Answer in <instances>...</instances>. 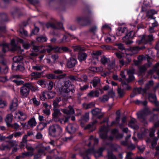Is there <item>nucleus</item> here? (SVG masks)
<instances>
[{
    "label": "nucleus",
    "mask_w": 159,
    "mask_h": 159,
    "mask_svg": "<svg viewBox=\"0 0 159 159\" xmlns=\"http://www.w3.org/2000/svg\"><path fill=\"white\" fill-rule=\"evenodd\" d=\"M105 149L104 148H100L97 151H95L93 148L86 150L83 154V159H89L88 156L93 153L96 158L102 156V152Z\"/></svg>",
    "instance_id": "1"
},
{
    "label": "nucleus",
    "mask_w": 159,
    "mask_h": 159,
    "mask_svg": "<svg viewBox=\"0 0 159 159\" xmlns=\"http://www.w3.org/2000/svg\"><path fill=\"white\" fill-rule=\"evenodd\" d=\"M93 20L91 15L89 14L86 16H80L77 17L76 21L82 25H87L91 24Z\"/></svg>",
    "instance_id": "2"
},
{
    "label": "nucleus",
    "mask_w": 159,
    "mask_h": 159,
    "mask_svg": "<svg viewBox=\"0 0 159 159\" xmlns=\"http://www.w3.org/2000/svg\"><path fill=\"white\" fill-rule=\"evenodd\" d=\"M49 134L55 137L60 135L62 132V129L58 125L55 124L50 126L48 129Z\"/></svg>",
    "instance_id": "3"
},
{
    "label": "nucleus",
    "mask_w": 159,
    "mask_h": 159,
    "mask_svg": "<svg viewBox=\"0 0 159 159\" xmlns=\"http://www.w3.org/2000/svg\"><path fill=\"white\" fill-rule=\"evenodd\" d=\"M154 39V38L152 34L148 35H143L141 37V39L137 41L136 42L139 44L142 43L147 44L152 42Z\"/></svg>",
    "instance_id": "4"
},
{
    "label": "nucleus",
    "mask_w": 159,
    "mask_h": 159,
    "mask_svg": "<svg viewBox=\"0 0 159 159\" xmlns=\"http://www.w3.org/2000/svg\"><path fill=\"white\" fill-rule=\"evenodd\" d=\"M151 113V111L148 108H146L137 113L138 118L142 122H143L145 120L146 116Z\"/></svg>",
    "instance_id": "5"
},
{
    "label": "nucleus",
    "mask_w": 159,
    "mask_h": 159,
    "mask_svg": "<svg viewBox=\"0 0 159 159\" xmlns=\"http://www.w3.org/2000/svg\"><path fill=\"white\" fill-rule=\"evenodd\" d=\"M28 84L26 83L20 89V93L23 98L26 97L29 94L30 90L29 88Z\"/></svg>",
    "instance_id": "6"
},
{
    "label": "nucleus",
    "mask_w": 159,
    "mask_h": 159,
    "mask_svg": "<svg viewBox=\"0 0 159 159\" xmlns=\"http://www.w3.org/2000/svg\"><path fill=\"white\" fill-rule=\"evenodd\" d=\"M134 35V31H131L127 34L123 38V40L124 42L127 44H130L133 43V41L129 39L132 38Z\"/></svg>",
    "instance_id": "7"
},
{
    "label": "nucleus",
    "mask_w": 159,
    "mask_h": 159,
    "mask_svg": "<svg viewBox=\"0 0 159 159\" xmlns=\"http://www.w3.org/2000/svg\"><path fill=\"white\" fill-rule=\"evenodd\" d=\"M109 131L108 127L102 126L100 129L99 134L100 137L102 139L107 138V133Z\"/></svg>",
    "instance_id": "8"
},
{
    "label": "nucleus",
    "mask_w": 159,
    "mask_h": 159,
    "mask_svg": "<svg viewBox=\"0 0 159 159\" xmlns=\"http://www.w3.org/2000/svg\"><path fill=\"white\" fill-rule=\"evenodd\" d=\"M45 26L47 28L51 27L54 29H60L63 28L62 24L60 22L57 23V25L52 22H48L46 24Z\"/></svg>",
    "instance_id": "9"
},
{
    "label": "nucleus",
    "mask_w": 159,
    "mask_h": 159,
    "mask_svg": "<svg viewBox=\"0 0 159 159\" xmlns=\"http://www.w3.org/2000/svg\"><path fill=\"white\" fill-rule=\"evenodd\" d=\"M14 118H18L21 121H24L27 118L26 114L21 111H19L18 113H15Z\"/></svg>",
    "instance_id": "10"
},
{
    "label": "nucleus",
    "mask_w": 159,
    "mask_h": 159,
    "mask_svg": "<svg viewBox=\"0 0 159 159\" xmlns=\"http://www.w3.org/2000/svg\"><path fill=\"white\" fill-rule=\"evenodd\" d=\"M78 128V126L75 124H70L66 127V129L69 134L74 133Z\"/></svg>",
    "instance_id": "11"
},
{
    "label": "nucleus",
    "mask_w": 159,
    "mask_h": 159,
    "mask_svg": "<svg viewBox=\"0 0 159 159\" xmlns=\"http://www.w3.org/2000/svg\"><path fill=\"white\" fill-rule=\"evenodd\" d=\"M98 143V139L94 138L93 136H91L88 140L85 142L84 143L85 145H87L88 147H89L91 143H93L94 145H95L97 144Z\"/></svg>",
    "instance_id": "12"
},
{
    "label": "nucleus",
    "mask_w": 159,
    "mask_h": 159,
    "mask_svg": "<svg viewBox=\"0 0 159 159\" xmlns=\"http://www.w3.org/2000/svg\"><path fill=\"white\" fill-rule=\"evenodd\" d=\"M92 114L94 116L97 117L98 118H100L103 116L101 110L98 108H96L91 111Z\"/></svg>",
    "instance_id": "13"
},
{
    "label": "nucleus",
    "mask_w": 159,
    "mask_h": 159,
    "mask_svg": "<svg viewBox=\"0 0 159 159\" xmlns=\"http://www.w3.org/2000/svg\"><path fill=\"white\" fill-rule=\"evenodd\" d=\"M77 63L76 59L73 57H70L68 60L67 63V67L69 68H72L74 67Z\"/></svg>",
    "instance_id": "14"
},
{
    "label": "nucleus",
    "mask_w": 159,
    "mask_h": 159,
    "mask_svg": "<svg viewBox=\"0 0 159 159\" xmlns=\"http://www.w3.org/2000/svg\"><path fill=\"white\" fill-rule=\"evenodd\" d=\"M10 45L11 46V50L18 51L19 52L21 53L23 52L24 50L21 49L20 47L17 46L15 44V41L14 39L11 41Z\"/></svg>",
    "instance_id": "15"
},
{
    "label": "nucleus",
    "mask_w": 159,
    "mask_h": 159,
    "mask_svg": "<svg viewBox=\"0 0 159 159\" xmlns=\"http://www.w3.org/2000/svg\"><path fill=\"white\" fill-rule=\"evenodd\" d=\"M66 75V74H64L59 76L55 75L53 74H49L47 75L46 77L48 79H61L64 78Z\"/></svg>",
    "instance_id": "16"
},
{
    "label": "nucleus",
    "mask_w": 159,
    "mask_h": 159,
    "mask_svg": "<svg viewBox=\"0 0 159 159\" xmlns=\"http://www.w3.org/2000/svg\"><path fill=\"white\" fill-rule=\"evenodd\" d=\"M26 148L29 151L23 153L22 157L24 155L25 156H32L34 155V149L31 146H27Z\"/></svg>",
    "instance_id": "17"
},
{
    "label": "nucleus",
    "mask_w": 159,
    "mask_h": 159,
    "mask_svg": "<svg viewBox=\"0 0 159 159\" xmlns=\"http://www.w3.org/2000/svg\"><path fill=\"white\" fill-rule=\"evenodd\" d=\"M61 111L65 114L67 115H72L74 113V110L73 108L70 106H68V108L67 109H62Z\"/></svg>",
    "instance_id": "18"
},
{
    "label": "nucleus",
    "mask_w": 159,
    "mask_h": 159,
    "mask_svg": "<svg viewBox=\"0 0 159 159\" xmlns=\"http://www.w3.org/2000/svg\"><path fill=\"white\" fill-rule=\"evenodd\" d=\"M128 125L134 129H137L139 128V126L137 125V121L134 119H132L130 120Z\"/></svg>",
    "instance_id": "19"
},
{
    "label": "nucleus",
    "mask_w": 159,
    "mask_h": 159,
    "mask_svg": "<svg viewBox=\"0 0 159 159\" xmlns=\"http://www.w3.org/2000/svg\"><path fill=\"white\" fill-rule=\"evenodd\" d=\"M17 106V99L16 98H14L10 106V110L12 111L15 110L16 109Z\"/></svg>",
    "instance_id": "20"
},
{
    "label": "nucleus",
    "mask_w": 159,
    "mask_h": 159,
    "mask_svg": "<svg viewBox=\"0 0 159 159\" xmlns=\"http://www.w3.org/2000/svg\"><path fill=\"white\" fill-rule=\"evenodd\" d=\"M53 110L54 112L52 114V116L53 119L55 120L60 116L61 114L60 110L57 109V108H54Z\"/></svg>",
    "instance_id": "21"
},
{
    "label": "nucleus",
    "mask_w": 159,
    "mask_h": 159,
    "mask_svg": "<svg viewBox=\"0 0 159 159\" xmlns=\"http://www.w3.org/2000/svg\"><path fill=\"white\" fill-rule=\"evenodd\" d=\"M88 56L87 54L84 52H80L79 53L78 56L79 60L81 62L86 60Z\"/></svg>",
    "instance_id": "22"
},
{
    "label": "nucleus",
    "mask_w": 159,
    "mask_h": 159,
    "mask_svg": "<svg viewBox=\"0 0 159 159\" xmlns=\"http://www.w3.org/2000/svg\"><path fill=\"white\" fill-rule=\"evenodd\" d=\"M101 57L100 61L103 65H105L110 62V58L107 57L105 56H103Z\"/></svg>",
    "instance_id": "23"
},
{
    "label": "nucleus",
    "mask_w": 159,
    "mask_h": 159,
    "mask_svg": "<svg viewBox=\"0 0 159 159\" xmlns=\"http://www.w3.org/2000/svg\"><path fill=\"white\" fill-rule=\"evenodd\" d=\"M157 13V11L154 10H148L147 13V15L150 18L153 19H155V17H154L153 16Z\"/></svg>",
    "instance_id": "24"
},
{
    "label": "nucleus",
    "mask_w": 159,
    "mask_h": 159,
    "mask_svg": "<svg viewBox=\"0 0 159 159\" xmlns=\"http://www.w3.org/2000/svg\"><path fill=\"white\" fill-rule=\"evenodd\" d=\"M37 124L34 118H32L30 119L28 121V125L31 128H33Z\"/></svg>",
    "instance_id": "25"
},
{
    "label": "nucleus",
    "mask_w": 159,
    "mask_h": 159,
    "mask_svg": "<svg viewBox=\"0 0 159 159\" xmlns=\"http://www.w3.org/2000/svg\"><path fill=\"white\" fill-rule=\"evenodd\" d=\"M116 39V37L114 35H108L107 36L106 38L105 39V41L107 43L111 42Z\"/></svg>",
    "instance_id": "26"
},
{
    "label": "nucleus",
    "mask_w": 159,
    "mask_h": 159,
    "mask_svg": "<svg viewBox=\"0 0 159 159\" xmlns=\"http://www.w3.org/2000/svg\"><path fill=\"white\" fill-rule=\"evenodd\" d=\"M99 94V92L96 90L95 91H92L90 92L88 94V96L92 97H98Z\"/></svg>",
    "instance_id": "27"
},
{
    "label": "nucleus",
    "mask_w": 159,
    "mask_h": 159,
    "mask_svg": "<svg viewBox=\"0 0 159 159\" xmlns=\"http://www.w3.org/2000/svg\"><path fill=\"white\" fill-rule=\"evenodd\" d=\"M95 104L94 103L91 102L89 104L84 103L83 104V107L85 109H88L94 107Z\"/></svg>",
    "instance_id": "28"
},
{
    "label": "nucleus",
    "mask_w": 159,
    "mask_h": 159,
    "mask_svg": "<svg viewBox=\"0 0 159 159\" xmlns=\"http://www.w3.org/2000/svg\"><path fill=\"white\" fill-rule=\"evenodd\" d=\"M18 42L20 43H22L23 44V47L26 49H28L30 47V45L27 42H25L24 41L21 39H18Z\"/></svg>",
    "instance_id": "29"
},
{
    "label": "nucleus",
    "mask_w": 159,
    "mask_h": 159,
    "mask_svg": "<svg viewBox=\"0 0 159 159\" xmlns=\"http://www.w3.org/2000/svg\"><path fill=\"white\" fill-rule=\"evenodd\" d=\"M146 88L142 89L141 88H139L135 89L134 90V92L137 93L143 94L146 92Z\"/></svg>",
    "instance_id": "30"
},
{
    "label": "nucleus",
    "mask_w": 159,
    "mask_h": 159,
    "mask_svg": "<svg viewBox=\"0 0 159 159\" xmlns=\"http://www.w3.org/2000/svg\"><path fill=\"white\" fill-rule=\"evenodd\" d=\"M8 71V68L7 66L4 65L1 67L0 66V74H5Z\"/></svg>",
    "instance_id": "31"
},
{
    "label": "nucleus",
    "mask_w": 159,
    "mask_h": 159,
    "mask_svg": "<svg viewBox=\"0 0 159 159\" xmlns=\"http://www.w3.org/2000/svg\"><path fill=\"white\" fill-rule=\"evenodd\" d=\"M100 79L99 78L95 77L93 80L92 82L93 86L94 87H95L97 86V84L100 83Z\"/></svg>",
    "instance_id": "32"
},
{
    "label": "nucleus",
    "mask_w": 159,
    "mask_h": 159,
    "mask_svg": "<svg viewBox=\"0 0 159 159\" xmlns=\"http://www.w3.org/2000/svg\"><path fill=\"white\" fill-rule=\"evenodd\" d=\"M101 54V52L100 51H93L92 53V55L93 57L95 58L98 61V56Z\"/></svg>",
    "instance_id": "33"
},
{
    "label": "nucleus",
    "mask_w": 159,
    "mask_h": 159,
    "mask_svg": "<svg viewBox=\"0 0 159 159\" xmlns=\"http://www.w3.org/2000/svg\"><path fill=\"white\" fill-rule=\"evenodd\" d=\"M68 78L72 81H78L80 82L82 80L80 78H79L76 76H74L73 75H70L69 76Z\"/></svg>",
    "instance_id": "34"
},
{
    "label": "nucleus",
    "mask_w": 159,
    "mask_h": 159,
    "mask_svg": "<svg viewBox=\"0 0 159 159\" xmlns=\"http://www.w3.org/2000/svg\"><path fill=\"white\" fill-rule=\"evenodd\" d=\"M61 98L60 97L57 98L53 101V105L54 108H57L59 105L58 103L61 101Z\"/></svg>",
    "instance_id": "35"
},
{
    "label": "nucleus",
    "mask_w": 159,
    "mask_h": 159,
    "mask_svg": "<svg viewBox=\"0 0 159 159\" xmlns=\"http://www.w3.org/2000/svg\"><path fill=\"white\" fill-rule=\"evenodd\" d=\"M6 142L8 143L9 145H7L3 146V147L4 148H9L10 147H11L15 145L16 142L15 141L12 140H9L8 141H7Z\"/></svg>",
    "instance_id": "36"
},
{
    "label": "nucleus",
    "mask_w": 159,
    "mask_h": 159,
    "mask_svg": "<svg viewBox=\"0 0 159 159\" xmlns=\"http://www.w3.org/2000/svg\"><path fill=\"white\" fill-rule=\"evenodd\" d=\"M33 50L35 52H39L40 53H43L46 52V50L44 49H43L42 50H40L39 47H38V46H34L33 48Z\"/></svg>",
    "instance_id": "37"
},
{
    "label": "nucleus",
    "mask_w": 159,
    "mask_h": 159,
    "mask_svg": "<svg viewBox=\"0 0 159 159\" xmlns=\"http://www.w3.org/2000/svg\"><path fill=\"white\" fill-rule=\"evenodd\" d=\"M148 99L150 102H152L156 99V96L154 94L149 93L148 94Z\"/></svg>",
    "instance_id": "38"
},
{
    "label": "nucleus",
    "mask_w": 159,
    "mask_h": 159,
    "mask_svg": "<svg viewBox=\"0 0 159 159\" xmlns=\"http://www.w3.org/2000/svg\"><path fill=\"white\" fill-rule=\"evenodd\" d=\"M55 95L54 92L50 91L47 92V96L48 97V99H51L53 98Z\"/></svg>",
    "instance_id": "39"
},
{
    "label": "nucleus",
    "mask_w": 159,
    "mask_h": 159,
    "mask_svg": "<svg viewBox=\"0 0 159 159\" xmlns=\"http://www.w3.org/2000/svg\"><path fill=\"white\" fill-rule=\"evenodd\" d=\"M43 67V65L37 64L35 66H32V68L33 69L37 70H41Z\"/></svg>",
    "instance_id": "40"
},
{
    "label": "nucleus",
    "mask_w": 159,
    "mask_h": 159,
    "mask_svg": "<svg viewBox=\"0 0 159 159\" xmlns=\"http://www.w3.org/2000/svg\"><path fill=\"white\" fill-rule=\"evenodd\" d=\"M107 64L108 68L109 69H112L115 66V62L114 61H110V62Z\"/></svg>",
    "instance_id": "41"
},
{
    "label": "nucleus",
    "mask_w": 159,
    "mask_h": 159,
    "mask_svg": "<svg viewBox=\"0 0 159 159\" xmlns=\"http://www.w3.org/2000/svg\"><path fill=\"white\" fill-rule=\"evenodd\" d=\"M13 117V116L11 114H9L7 115L5 119V121L7 123L12 122Z\"/></svg>",
    "instance_id": "42"
},
{
    "label": "nucleus",
    "mask_w": 159,
    "mask_h": 159,
    "mask_svg": "<svg viewBox=\"0 0 159 159\" xmlns=\"http://www.w3.org/2000/svg\"><path fill=\"white\" fill-rule=\"evenodd\" d=\"M9 45H10L6 43H4L2 44V51L3 52L5 53L9 50Z\"/></svg>",
    "instance_id": "43"
},
{
    "label": "nucleus",
    "mask_w": 159,
    "mask_h": 159,
    "mask_svg": "<svg viewBox=\"0 0 159 159\" xmlns=\"http://www.w3.org/2000/svg\"><path fill=\"white\" fill-rule=\"evenodd\" d=\"M144 47H139L138 46H135L131 48V50L134 53L137 52L140 49H143Z\"/></svg>",
    "instance_id": "44"
},
{
    "label": "nucleus",
    "mask_w": 159,
    "mask_h": 159,
    "mask_svg": "<svg viewBox=\"0 0 159 159\" xmlns=\"http://www.w3.org/2000/svg\"><path fill=\"white\" fill-rule=\"evenodd\" d=\"M117 93L120 97H123L125 94V92L123 89H121L119 87H118L117 89Z\"/></svg>",
    "instance_id": "45"
},
{
    "label": "nucleus",
    "mask_w": 159,
    "mask_h": 159,
    "mask_svg": "<svg viewBox=\"0 0 159 159\" xmlns=\"http://www.w3.org/2000/svg\"><path fill=\"white\" fill-rule=\"evenodd\" d=\"M27 84L29 86L28 87L29 90L30 89L32 91H35L38 90L37 87L34 86L31 83H28Z\"/></svg>",
    "instance_id": "46"
},
{
    "label": "nucleus",
    "mask_w": 159,
    "mask_h": 159,
    "mask_svg": "<svg viewBox=\"0 0 159 159\" xmlns=\"http://www.w3.org/2000/svg\"><path fill=\"white\" fill-rule=\"evenodd\" d=\"M36 40L39 42H43L46 41L47 40V38L46 37L41 36L37 37Z\"/></svg>",
    "instance_id": "47"
},
{
    "label": "nucleus",
    "mask_w": 159,
    "mask_h": 159,
    "mask_svg": "<svg viewBox=\"0 0 159 159\" xmlns=\"http://www.w3.org/2000/svg\"><path fill=\"white\" fill-rule=\"evenodd\" d=\"M40 98L43 101H44L48 98V97L47 96V92H43L41 93L40 96Z\"/></svg>",
    "instance_id": "48"
},
{
    "label": "nucleus",
    "mask_w": 159,
    "mask_h": 159,
    "mask_svg": "<svg viewBox=\"0 0 159 159\" xmlns=\"http://www.w3.org/2000/svg\"><path fill=\"white\" fill-rule=\"evenodd\" d=\"M27 135H24L22 139V141L21 142V146H25V145L26 144L27 140Z\"/></svg>",
    "instance_id": "49"
},
{
    "label": "nucleus",
    "mask_w": 159,
    "mask_h": 159,
    "mask_svg": "<svg viewBox=\"0 0 159 159\" xmlns=\"http://www.w3.org/2000/svg\"><path fill=\"white\" fill-rule=\"evenodd\" d=\"M89 113L88 112H86L85 113V115L82 116L81 117L82 119L85 121H88L89 120Z\"/></svg>",
    "instance_id": "50"
},
{
    "label": "nucleus",
    "mask_w": 159,
    "mask_h": 159,
    "mask_svg": "<svg viewBox=\"0 0 159 159\" xmlns=\"http://www.w3.org/2000/svg\"><path fill=\"white\" fill-rule=\"evenodd\" d=\"M22 59V57L21 56H16L13 58V60L15 62H18L21 61Z\"/></svg>",
    "instance_id": "51"
},
{
    "label": "nucleus",
    "mask_w": 159,
    "mask_h": 159,
    "mask_svg": "<svg viewBox=\"0 0 159 159\" xmlns=\"http://www.w3.org/2000/svg\"><path fill=\"white\" fill-rule=\"evenodd\" d=\"M6 102L4 100L0 99V108H3L6 106Z\"/></svg>",
    "instance_id": "52"
},
{
    "label": "nucleus",
    "mask_w": 159,
    "mask_h": 159,
    "mask_svg": "<svg viewBox=\"0 0 159 159\" xmlns=\"http://www.w3.org/2000/svg\"><path fill=\"white\" fill-rule=\"evenodd\" d=\"M30 101L32 102L35 105L38 106L40 104V102L39 101L37 100L36 98H34L32 99Z\"/></svg>",
    "instance_id": "53"
},
{
    "label": "nucleus",
    "mask_w": 159,
    "mask_h": 159,
    "mask_svg": "<svg viewBox=\"0 0 159 159\" xmlns=\"http://www.w3.org/2000/svg\"><path fill=\"white\" fill-rule=\"evenodd\" d=\"M40 75L41 74L38 72H33L31 74V76L34 78H39Z\"/></svg>",
    "instance_id": "54"
},
{
    "label": "nucleus",
    "mask_w": 159,
    "mask_h": 159,
    "mask_svg": "<svg viewBox=\"0 0 159 159\" xmlns=\"http://www.w3.org/2000/svg\"><path fill=\"white\" fill-rule=\"evenodd\" d=\"M115 45L118 47V49L121 50H123L125 49V48L123 45L121 43H116L115 44Z\"/></svg>",
    "instance_id": "55"
},
{
    "label": "nucleus",
    "mask_w": 159,
    "mask_h": 159,
    "mask_svg": "<svg viewBox=\"0 0 159 159\" xmlns=\"http://www.w3.org/2000/svg\"><path fill=\"white\" fill-rule=\"evenodd\" d=\"M108 159H116L115 156L111 152H108Z\"/></svg>",
    "instance_id": "56"
},
{
    "label": "nucleus",
    "mask_w": 159,
    "mask_h": 159,
    "mask_svg": "<svg viewBox=\"0 0 159 159\" xmlns=\"http://www.w3.org/2000/svg\"><path fill=\"white\" fill-rule=\"evenodd\" d=\"M53 49L54 48L52 46L49 45L47 46L46 49H44L46 50V51H47L48 53H49L51 52V51L53 50Z\"/></svg>",
    "instance_id": "57"
},
{
    "label": "nucleus",
    "mask_w": 159,
    "mask_h": 159,
    "mask_svg": "<svg viewBox=\"0 0 159 159\" xmlns=\"http://www.w3.org/2000/svg\"><path fill=\"white\" fill-rule=\"evenodd\" d=\"M102 29L104 30H111V27L110 25L107 24L103 25L102 27Z\"/></svg>",
    "instance_id": "58"
},
{
    "label": "nucleus",
    "mask_w": 159,
    "mask_h": 159,
    "mask_svg": "<svg viewBox=\"0 0 159 159\" xmlns=\"http://www.w3.org/2000/svg\"><path fill=\"white\" fill-rule=\"evenodd\" d=\"M62 92L66 93H68L70 92V89L68 88H66L64 87H63L62 89Z\"/></svg>",
    "instance_id": "59"
},
{
    "label": "nucleus",
    "mask_w": 159,
    "mask_h": 159,
    "mask_svg": "<svg viewBox=\"0 0 159 159\" xmlns=\"http://www.w3.org/2000/svg\"><path fill=\"white\" fill-rule=\"evenodd\" d=\"M11 125L12 128L16 130L18 129L20 127V125L17 123H15Z\"/></svg>",
    "instance_id": "60"
},
{
    "label": "nucleus",
    "mask_w": 159,
    "mask_h": 159,
    "mask_svg": "<svg viewBox=\"0 0 159 159\" xmlns=\"http://www.w3.org/2000/svg\"><path fill=\"white\" fill-rule=\"evenodd\" d=\"M153 69L154 70L157 71V74L158 75H159V62L157 63L154 66Z\"/></svg>",
    "instance_id": "61"
},
{
    "label": "nucleus",
    "mask_w": 159,
    "mask_h": 159,
    "mask_svg": "<svg viewBox=\"0 0 159 159\" xmlns=\"http://www.w3.org/2000/svg\"><path fill=\"white\" fill-rule=\"evenodd\" d=\"M152 3L151 0H144L143 4L146 6H148Z\"/></svg>",
    "instance_id": "62"
},
{
    "label": "nucleus",
    "mask_w": 159,
    "mask_h": 159,
    "mask_svg": "<svg viewBox=\"0 0 159 159\" xmlns=\"http://www.w3.org/2000/svg\"><path fill=\"white\" fill-rule=\"evenodd\" d=\"M19 31H20V33L22 35H23L25 36H27V34H28L27 32L26 31L24 30V29H20V30Z\"/></svg>",
    "instance_id": "63"
},
{
    "label": "nucleus",
    "mask_w": 159,
    "mask_h": 159,
    "mask_svg": "<svg viewBox=\"0 0 159 159\" xmlns=\"http://www.w3.org/2000/svg\"><path fill=\"white\" fill-rule=\"evenodd\" d=\"M147 69L146 66H142L140 67L139 68V70L141 72H145Z\"/></svg>",
    "instance_id": "64"
}]
</instances>
